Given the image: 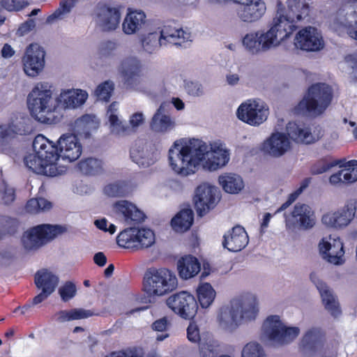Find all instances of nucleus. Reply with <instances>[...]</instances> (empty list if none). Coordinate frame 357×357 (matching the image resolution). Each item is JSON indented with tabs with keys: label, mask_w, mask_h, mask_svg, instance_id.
<instances>
[{
	"label": "nucleus",
	"mask_w": 357,
	"mask_h": 357,
	"mask_svg": "<svg viewBox=\"0 0 357 357\" xmlns=\"http://www.w3.org/2000/svg\"><path fill=\"white\" fill-rule=\"evenodd\" d=\"M187 337L191 342L199 343L200 342L199 328L194 321H190L188 326Z\"/></svg>",
	"instance_id": "obj_59"
},
{
	"label": "nucleus",
	"mask_w": 357,
	"mask_h": 357,
	"mask_svg": "<svg viewBox=\"0 0 357 357\" xmlns=\"http://www.w3.org/2000/svg\"><path fill=\"white\" fill-rule=\"evenodd\" d=\"M286 131L288 136L298 143L308 144L316 140L310 129L301 122H289L286 126Z\"/></svg>",
	"instance_id": "obj_31"
},
{
	"label": "nucleus",
	"mask_w": 357,
	"mask_h": 357,
	"mask_svg": "<svg viewBox=\"0 0 357 357\" xmlns=\"http://www.w3.org/2000/svg\"><path fill=\"white\" fill-rule=\"evenodd\" d=\"M343 162L340 167L343 174V182L346 184H351L357 181V160H351L346 162V158L342 160Z\"/></svg>",
	"instance_id": "obj_47"
},
{
	"label": "nucleus",
	"mask_w": 357,
	"mask_h": 357,
	"mask_svg": "<svg viewBox=\"0 0 357 357\" xmlns=\"http://www.w3.org/2000/svg\"><path fill=\"white\" fill-rule=\"evenodd\" d=\"M241 357H266L262 347L257 342H250L245 345Z\"/></svg>",
	"instance_id": "obj_51"
},
{
	"label": "nucleus",
	"mask_w": 357,
	"mask_h": 357,
	"mask_svg": "<svg viewBox=\"0 0 357 357\" xmlns=\"http://www.w3.org/2000/svg\"><path fill=\"white\" fill-rule=\"evenodd\" d=\"M78 0H61L59 7L46 19L47 24H52L55 20H61L71 11Z\"/></svg>",
	"instance_id": "obj_45"
},
{
	"label": "nucleus",
	"mask_w": 357,
	"mask_h": 357,
	"mask_svg": "<svg viewBox=\"0 0 357 357\" xmlns=\"http://www.w3.org/2000/svg\"><path fill=\"white\" fill-rule=\"evenodd\" d=\"M14 135H22V130L21 129H17L16 126L13 123H11L8 126H0L1 139L4 140L8 138L13 137Z\"/></svg>",
	"instance_id": "obj_57"
},
{
	"label": "nucleus",
	"mask_w": 357,
	"mask_h": 357,
	"mask_svg": "<svg viewBox=\"0 0 357 357\" xmlns=\"http://www.w3.org/2000/svg\"><path fill=\"white\" fill-rule=\"evenodd\" d=\"M197 298L202 307H209L215 297V291L208 282L199 284L197 289Z\"/></svg>",
	"instance_id": "obj_42"
},
{
	"label": "nucleus",
	"mask_w": 357,
	"mask_h": 357,
	"mask_svg": "<svg viewBox=\"0 0 357 357\" xmlns=\"http://www.w3.org/2000/svg\"><path fill=\"white\" fill-rule=\"evenodd\" d=\"M218 182L225 192L232 195L238 194L245 187L242 177L234 173H225L219 176Z\"/></svg>",
	"instance_id": "obj_36"
},
{
	"label": "nucleus",
	"mask_w": 357,
	"mask_h": 357,
	"mask_svg": "<svg viewBox=\"0 0 357 357\" xmlns=\"http://www.w3.org/2000/svg\"><path fill=\"white\" fill-rule=\"evenodd\" d=\"M319 250L323 257L333 264H341L344 254V245L340 238H335L332 242L324 239L319 243Z\"/></svg>",
	"instance_id": "obj_27"
},
{
	"label": "nucleus",
	"mask_w": 357,
	"mask_h": 357,
	"mask_svg": "<svg viewBox=\"0 0 357 357\" xmlns=\"http://www.w3.org/2000/svg\"><path fill=\"white\" fill-rule=\"evenodd\" d=\"M94 116L90 114H84L75 121V125L77 128H82L85 135L90 134L92 128H96L93 121Z\"/></svg>",
	"instance_id": "obj_52"
},
{
	"label": "nucleus",
	"mask_w": 357,
	"mask_h": 357,
	"mask_svg": "<svg viewBox=\"0 0 357 357\" xmlns=\"http://www.w3.org/2000/svg\"><path fill=\"white\" fill-rule=\"evenodd\" d=\"M249 238L245 229L236 225L223 236L222 246L230 252L242 250L248 243Z\"/></svg>",
	"instance_id": "obj_24"
},
{
	"label": "nucleus",
	"mask_w": 357,
	"mask_h": 357,
	"mask_svg": "<svg viewBox=\"0 0 357 357\" xmlns=\"http://www.w3.org/2000/svg\"><path fill=\"white\" fill-rule=\"evenodd\" d=\"M109 128L111 133L118 136L129 135L132 130L126 122L119 119L118 115L112 114L109 116Z\"/></svg>",
	"instance_id": "obj_46"
},
{
	"label": "nucleus",
	"mask_w": 357,
	"mask_h": 357,
	"mask_svg": "<svg viewBox=\"0 0 357 357\" xmlns=\"http://www.w3.org/2000/svg\"><path fill=\"white\" fill-rule=\"evenodd\" d=\"M191 41L190 33L185 32L183 29L172 28L164 26L162 29L158 32L148 33L142 40L143 50L149 54L158 51L162 46L172 45L183 48L187 47V43Z\"/></svg>",
	"instance_id": "obj_6"
},
{
	"label": "nucleus",
	"mask_w": 357,
	"mask_h": 357,
	"mask_svg": "<svg viewBox=\"0 0 357 357\" xmlns=\"http://www.w3.org/2000/svg\"><path fill=\"white\" fill-rule=\"evenodd\" d=\"M175 149L178 151L176 156H207L209 152L218 156H229L231 154L226 144L220 139L211 142L208 145L200 139L181 138L173 143L169 149L168 156H172Z\"/></svg>",
	"instance_id": "obj_5"
},
{
	"label": "nucleus",
	"mask_w": 357,
	"mask_h": 357,
	"mask_svg": "<svg viewBox=\"0 0 357 357\" xmlns=\"http://www.w3.org/2000/svg\"><path fill=\"white\" fill-rule=\"evenodd\" d=\"M34 282L38 289L52 294L58 284L59 278L51 271L43 268L38 271L35 274Z\"/></svg>",
	"instance_id": "obj_37"
},
{
	"label": "nucleus",
	"mask_w": 357,
	"mask_h": 357,
	"mask_svg": "<svg viewBox=\"0 0 357 357\" xmlns=\"http://www.w3.org/2000/svg\"><path fill=\"white\" fill-rule=\"evenodd\" d=\"M291 215L298 226L309 229L315 225V215L312 208L305 204L298 202L295 204Z\"/></svg>",
	"instance_id": "obj_29"
},
{
	"label": "nucleus",
	"mask_w": 357,
	"mask_h": 357,
	"mask_svg": "<svg viewBox=\"0 0 357 357\" xmlns=\"http://www.w3.org/2000/svg\"><path fill=\"white\" fill-rule=\"evenodd\" d=\"M266 11L262 0H248L236 10L237 15L244 22H255L259 20Z\"/></svg>",
	"instance_id": "obj_26"
},
{
	"label": "nucleus",
	"mask_w": 357,
	"mask_h": 357,
	"mask_svg": "<svg viewBox=\"0 0 357 357\" xmlns=\"http://www.w3.org/2000/svg\"><path fill=\"white\" fill-rule=\"evenodd\" d=\"M52 207V204L45 198H31L27 201L25 210L29 213L37 214L49 211Z\"/></svg>",
	"instance_id": "obj_44"
},
{
	"label": "nucleus",
	"mask_w": 357,
	"mask_h": 357,
	"mask_svg": "<svg viewBox=\"0 0 357 357\" xmlns=\"http://www.w3.org/2000/svg\"><path fill=\"white\" fill-rule=\"evenodd\" d=\"M146 14L142 10L128 8V13L122 23V30L127 35L139 31L146 24Z\"/></svg>",
	"instance_id": "obj_30"
},
{
	"label": "nucleus",
	"mask_w": 357,
	"mask_h": 357,
	"mask_svg": "<svg viewBox=\"0 0 357 357\" xmlns=\"http://www.w3.org/2000/svg\"><path fill=\"white\" fill-rule=\"evenodd\" d=\"M340 15H344V19L340 22L341 24L347 29L348 34L349 30L357 27V1L346 5L340 11Z\"/></svg>",
	"instance_id": "obj_41"
},
{
	"label": "nucleus",
	"mask_w": 357,
	"mask_h": 357,
	"mask_svg": "<svg viewBox=\"0 0 357 357\" xmlns=\"http://www.w3.org/2000/svg\"><path fill=\"white\" fill-rule=\"evenodd\" d=\"M236 115L241 121L256 126L267 119L268 109L262 102L250 100L238 107Z\"/></svg>",
	"instance_id": "obj_16"
},
{
	"label": "nucleus",
	"mask_w": 357,
	"mask_h": 357,
	"mask_svg": "<svg viewBox=\"0 0 357 357\" xmlns=\"http://www.w3.org/2000/svg\"><path fill=\"white\" fill-rule=\"evenodd\" d=\"M114 208L119 213H121L127 222H141L146 218L144 213L134 204L126 200L118 201Z\"/></svg>",
	"instance_id": "obj_35"
},
{
	"label": "nucleus",
	"mask_w": 357,
	"mask_h": 357,
	"mask_svg": "<svg viewBox=\"0 0 357 357\" xmlns=\"http://www.w3.org/2000/svg\"><path fill=\"white\" fill-rule=\"evenodd\" d=\"M294 45L297 48L307 52H316L324 46L321 33L313 26H306L296 35Z\"/></svg>",
	"instance_id": "obj_21"
},
{
	"label": "nucleus",
	"mask_w": 357,
	"mask_h": 357,
	"mask_svg": "<svg viewBox=\"0 0 357 357\" xmlns=\"http://www.w3.org/2000/svg\"><path fill=\"white\" fill-rule=\"evenodd\" d=\"M45 51L38 44L29 45L22 58L23 69L26 75L34 77L45 66Z\"/></svg>",
	"instance_id": "obj_19"
},
{
	"label": "nucleus",
	"mask_w": 357,
	"mask_h": 357,
	"mask_svg": "<svg viewBox=\"0 0 357 357\" xmlns=\"http://www.w3.org/2000/svg\"><path fill=\"white\" fill-rule=\"evenodd\" d=\"M144 121V116L142 112H135L130 117L129 123L132 128H138Z\"/></svg>",
	"instance_id": "obj_63"
},
{
	"label": "nucleus",
	"mask_w": 357,
	"mask_h": 357,
	"mask_svg": "<svg viewBox=\"0 0 357 357\" xmlns=\"http://www.w3.org/2000/svg\"><path fill=\"white\" fill-rule=\"evenodd\" d=\"M258 312L257 297L252 294H247L233 298L230 302L229 307L222 308L220 317L222 319L223 314L229 313L230 324L238 326L244 321L255 320Z\"/></svg>",
	"instance_id": "obj_9"
},
{
	"label": "nucleus",
	"mask_w": 357,
	"mask_h": 357,
	"mask_svg": "<svg viewBox=\"0 0 357 357\" xmlns=\"http://www.w3.org/2000/svg\"><path fill=\"white\" fill-rule=\"evenodd\" d=\"M343 162L341 160H328L327 158H321L311 165L310 172L312 175L321 174L331 170L334 167H341Z\"/></svg>",
	"instance_id": "obj_43"
},
{
	"label": "nucleus",
	"mask_w": 357,
	"mask_h": 357,
	"mask_svg": "<svg viewBox=\"0 0 357 357\" xmlns=\"http://www.w3.org/2000/svg\"><path fill=\"white\" fill-rule=\"evenodd\" d=\"M199 357H216V353L212 344H199Z\"/></svg>",
	"instance_id": "obj_62"
},
{
	"label": "nucleus",
	"mask_w": 357,
	"mask_h": 357,
	"mask_svg": "<svg viewBox=\"0 0 357 357\" xmlns=\"http://www.w3.org/2000/svg\"><path fill=\"white\" fill-rule=\"evenodd\" d=\"M354 215V206L346 204L341 210L324 214L321 220L326 226L338 229L347 226Z\"/></svg>",
	"instance_id": "obj_25"
},
{
	"label": "nucleus",
	"mask_w": 357,
	"mask_h": 357,
	"mask_svg": "<svg viewBox=\"0 0 357 357\" xmlns=\"http://www.w3.org/2000/svg\"><path fill=\"white\" fill-rule=\"evenodd\" d=\"M102 165L99 158H84L77 163V168L84 175L94 176L103 172Z\"/></svg>",
	"instance_id": "obj_40"
},
{
	"label": "nucleus",
	"mask_w": 357,
	"mask_h": 357,
	"mask_svg": "<svg viewBox=\"0 0 357 357\" xmlns=\"http://www.w3.org/2000/svg\"><path fill=\"white\" fill-rule=\"evenodd\" d=\"M27 105L32 116L43 123H56L54 112L58 107L48 82L37 83L27 96Z\"/></svg>",
	"instance_id": "obj_2"
},
{
	"label": "nucleus",
	"mask_w": 357,
	"mask_h": 357,
	"mask_svg": "<svg viewBox=\"0 0 357 357\" xmlns=\"http://www.w3.org/2000/svg\"><path fill=\"white\" fill-rule=\"evenodd\" d=\"M310 278L319 290L325 308L334 317H337L340 315L341 310L339 303L335 300L333 294L326 284L319 280L314 273H312L310 275Z\"/></svg>",
	"instance_id": "obj_28"
},
{
	"label": "nucleus",
	"mask_w": 357,
	"mask_h": 357,
	"mask_svg": "<svg viewBox=\"0 0 357 357\" xmlns=\"http://www.w3.org/2000/svg\"><path fill=\"white\" fill-rule=\"evenodd\" d=\"M114 89V84L112 81L107 80L98 86L95 94L99 100L109 101Z\"/></svg>",
	"instance_id": "obj_50"
},
{
	"label": "nucleus",
	"mask_w": 357,
	"mask_h": 357,
	"mask_svg": "<svg viewBox=\"0 0 357 357\" xmlns=\"http://www.w3.org/2000/svg\"><path fill=\"white\" fill-rule=\"evenodd\" d=\"M172 170L178 175L194 174L200 167L208 172L226 166L230 158H168Z\"/></svg>",
	"instance_id": "obj_8"
},
{
	"label": "nucleus",
	"mask_w": 357,
	"mask_h": 357,
	"mask_svg": "<svg viewBox=\"0 0 357 357\" xmlns=\"http://www.w3.org/2000/svg\"><path fill=\"white\" fill-rule=\"evenodd\" d=\"M119 73L126 89L137 90L142 76V64L135 56L123 59L119 67Z\"/></svg>",
	"instance_id": "obj_15"
},
{
	"label": "nucleus",
	"mask_w": 357,
	"mask_h": 357,
	"mask_svg": "<svg viewBox=\"0 0 357 357\" xmlns=\"http://www.w3.org/2000/svg\"><path fill=\"white\" fill-rule=\"evenodd\" d=\"M67 231L66 226L42 224L31 227L22 236V243L27 251H36Z\"/></svg>",
	"instance_id": "obj_10"
},
{
	"label": "nucleus",
	"mask_w": 357,
	"mask_h": 357,
	"mask_svg": "<svg viewBox=\"0 0 357 357\" xmlns=\"http://www.w3.org/2000/svg\"><path fill=\"white\" fill-rule=\"evenodd\" d=\"M290 148V142L284 133H273L261 145L260 150L273 156H282Z\"/></svg>",
	"instance_id": "obj_23"
},
{
	"label": "nucleus",
	"mask_w": 357,
	"mask_h": 357,
	"mask_svg": "<svg viewBox=\"0 0 357 357\" xmlns=\"http://www.w3.org/2000/svg\"><path fill=\"white\" fill-rule=\"evenodd\" d=\"M287 5L288 10L284 14L282 4L278 3L277 13L274 18L281 17V21L287 20L289 22L287 27L294 31L297 29L295 23L308 15L310 8L307 3L301 2L300 0H287Z\"/></svg>",
	"instance_id": "obj_17"
},
{
	"label": "nucleus",
	"mask_w": 357,
	"mask_h": 357,
	"mask_svg": "<svg viewBox=\"0 0 357 357\" xmlns=\"http://www.w3.org/2000/svg\"><path fill=\"white\" fill-rule=\"evenodd\" d=\"M177 284L176 275L169 269L149 268L144 276L143 290L149 296H160L174 290Z\"/></svg>",
	"instance_id": "obj_7"
},
{
	"label": "nucleus",
	"mask_w": 357,
	"mask_h": 357,
	"mask_svg": "<svg viewBox=\"0 0 357 357\" xmlns=\"http://www.w3.org/2000/svg\"><path fill=\"white\" fill-rule=\"evenodd\" d=\"M121 248L138 250L151 247L155 243V234L148 228L130 227L121 231L116 237Z\"/></svg>",
	"instance_id": "obj_12"
},
{
	"label": "nucleus",
	"mask_w": 357,
	"mask_h": 357,
	"mask_svg": "<svg viewBox=\"0 0 357 357\" xmlns=\"http://www.w3.org/2000/svg\"><path fill=\"white\" fill-rule=\"evenodd\" d=\"M126 184L124 181H119L107 185L104 188V192L112 197H124L126 192Z\"/></svg>",
	"instance_id": "obj_49"
},
{
	"label": "nucleus",
	"mask_w": 357,
	"mask_h": 357,
	"mask_svg": "<svg viewBox=\"0 0 357 357\" xmlns=\"http://www.w3.org/2000/svg\"><path fill=\"white\" fill-rule=\"evenodd\" d=\"M186 92L192 96H201L204 94V89L198 82L187 81L185 84Z\"/></svg>",
	"instance_id": "obj_58"
},
{
	"label": "nucleus",
	"mask_w": 357,
	"mask_h": 357,
	"mask_svg": "<svg viewBox=\"0 0 357 357\" xmlns=\"http://www.w3.org/2000/svg\"><path fill=\"white\" fill-rule=\"evenodd\" d=\"M26 166L33 172L47 176H56L67 171V164L79 158H23Z\"/></svg>",
	"instance_id": "obj_11"
},
{
	"label": "nucleus",
	"mask_w": 357,
	"mask_h": 357,
	"mask_svg": "<svg viewBox=\"0 0 357 357\" xmlns=\"http://www.w3.org/2000/svg\"><path fill=\"white\" fill-rule=\"evenodd\" d=\"M329 183L332 185L341 186L342 185H345L344 182H343V174L342 169L330 176Z\"/></svg>",
	"instance_id": "obj_64"
},
{
	"label": "nucleus",
	"mask_w": 357,
	"mask_h": 357,
	"mask_svg": "<svg viewBox=\"0 0 357 357\" xmlns=\"http://www.w3.org/2000/svg\"><path fill=\"white\" fill-rule=\"evenodd\" d=\"M34 156H81L82 146L76 135L63 134L56 143L42 134L37 135L33 142Z\"/></svg>",
	"instance_id": "obj_3"
},
{
	"label": "nucleus",
	"mask_w": 357,
	"mask_h": 357,
	"mask_svg": "<svg viewBox=\"0 0 357 357\" xmlns=\"http://www.w3.org/2000/svg\"><path fill=\"white\" fill-rule=\"evenodd\" d=\"M169 322L166 317L155 320L151 325V328L153 331L158 332H166Z\"/></svg>",
	"instance_id": "obj_61"
},
{
	"label": "nucleus",
	"mask_w": 357,
	"mask_h": 357,
	"mask_svg": "<svg viewBox=\"0 0 357 357\" xmlns=\"http://www.w3.org/2000/svg\"><path fill=\"white\" fill-rule=\"evenodd\" d=\"M29 2L24 0H1V6L8 11H19L26 7Z\"/></svg>",
	"instance_id": "obj_56"
},
{
	"label": "nucleus",
	"mask_w": 357,
	"mask_h": 357,
	"mask_svg": "<svg viewBox=\"0 0 357 357\" xmlns=\"http://www.w3.org/2000/svg\"><path fill=\"white\" fill-rule=\"evenodd\" d=\"M15 188L6 185L2 190H0V204L9 206L15 202Z\"/></svg>",
	"instance_id": "obj_55"
},
{
	"label": "nucleus",
	"mask_w": 357,
	"mask_h": 357,
	"mask_svg": "<svg viewBox=\"0 0 357 357\" xmlns=\"http://www.w3.org/2000/svg\"><path fill=\"white\" fill-rule=\"evenodd\" d=\"M194 221V213L190 208L181 210L171 220L173 229L177 232L188 230Z\"/></svg>",
	"instance_id": "obj_39"
},
{
	"label": "nucleus",
	"mask_w": 357,
	"mask_h": 357,
	"mask_svg": "<svg viewBox=\"0 0 357 357\" xmlns=\"http://www.w3.org/2000/svg\"><path fill=\"white\" fill-rule=\"evenodd\" d=\"M96 22L103 32L114 31L119 25L121 13L118 8L105 3H98L95 10Z\"/></svg>",
	"instance_id": "obj_20"
},
{
	"label": "nucleus",
	"mask_w": 357,
	"mask_h": 357,
	"mask_svg": "<svg viewBox=\"0 0 357 357\" xmlns=\"http://www.w3.org/2000/svg\"><path fill=\"white\" fill-rule=\"evenodd\" d=\"M117 47V43L113 40H105L100 43L98 53L102 58H109L113 56L114 52Z\"/></svg>",
	"instance_id": "obj_54"
},
{
	"label": "nucleus",
	"mask_w": 357,
	"mask_h": 357,
	"mask_svg": "<svg viewBox=\"0 0 357 357\" xmlns=\"http://www.w3.org/2000/svg\"><path fill=\"white\" fill-rule=\"evenodd\" d=\"M88 98L86 91L82 89H70L61 93L57 98L58 105L65 109H74L82 105Z\"/></svg>",
	"instance_id": "obj_32"
},
{
	"label": "nucleus",
	"mask_w": 357,
	"mask_h": 357,
	"mask_svg": "<svg viewBox=\"0 0 357 357\" xmlns=\"http://www.w3.org/2000/svg\"><path fill=\"white\" fill-rule=\"evenodd\" d=\"M177 270L181 279H190L199 273L201 264L197 257L191 255H185L178 261Z\"/></svg>",
	"instance_id": "obj_33"
},
{
	"label": "nucleus",
	"mask_w": 357,
	"mask_h": 357,
	"mask_svg": "<svg viewBox=\"0 0 357 357\" xmlns=\"http://www.w3.org/2000/svg\"><path fill=\"white\" fill-rule=\"evenodd\" d=\"M195 208L199 216H204L217 204V189L207 183H202L195 190L193 197Z\"/></svg>",
	"instance_id": "obj_18"
},
{
	"label": "nucleus",
	"mask_w": 357,
	"mask_h": 357,
	"mask_svg": "<svg viewBox=\"0 0 357 357\" xmlns=\"http://www.w3.org/2000/svg\"><path fill=\"white\" fill-rule=\"evenodd\" d=\"M105 357H142L134 349H126L119 351H112Z\"/></svg>",
	"instance_id": "obj_60"
},
{
	"label": "nucleus",
	"mask_w": 357,
	"mask_h": 357,
	"mask_svg": "<svg viewBox=\"0 0 357 357\" xmlns=\"http://www.w3.org/2000/svg\"><path fill=\"white\" fill-rule=\"evenodd\" d=\"M324 333L319 328L309 329L301 341V348L307 353H315L322 345Z\"/></svg>",
	"instance_id": "obj_34"
},
{
	"label": "nucleus",
	"mask_w": 357,
	"mask_h": 357,
	"mask_svg": "<svg viewBox=\"0 0 357 357\" xmlns=\"http://www.w3.org/2000/svg\"><path fill=\"white\" fill-rule=\"evenodd\" d=\"M265 335L272 342L284 345L293 341L299 334L298 327H287L284 325L278 315H271L263 324Z\"/></svg>",
	"instance_id": "obj_13"
},
{
	"label": "nucleus",
	"mask_w": 357,
	"mask_h": 357,
	"mask_svg": "<svg viewBox=\"0 0 357 357\" xmlns=\"http://www.w3.org/2000/svg\"><path fill=\"white\" fill-rule=\"evenodd\" d=\"M76 292V286L70 281L66 282L59 289V295L63 302H67L72 299L75 296Z\"/></svg>",
	"instance_id": "obj_53"
},
{
	"label": "nucleus",
	"mask_w": 357,
	"mask_h": 357,
	"mask_svg": "<svg viewBox=\"0 0 357 357\" xmlns=\"http://www.w3.org/2000/svg\"><path fill=\"white\" fill-rule=\"evenodd\" d=\"M333 89L327 84L316 83L308 88L307 94L294 108L296 114L318 116L331 105Z\"/></svg>",
	"instance_id": "obj_4"
},
{
	"label": "nucleus",
	"mask_w": 357,
	"mask_h": 357,
	"mask_svg": "<svg viewBox=\"0 0 357 357\" xmlns=\"http://www.w3.org/2000/svg\"><path fill=\"white\" fill-rule=\"evenodd\" d=\"M288 23L287 20L281 21V17L274 18L266 31H257L245 34L242 40L243 47L250 53L256 54L278 46L294 32L287 27Z\"/></svg>",
	"instance_id": "obj_1"
},
{
	"label": "nucleus",
	"mask_w": 357,
	"mask_h": 357,
	"mask_svg": "<svg viewBox=\"0 0 357 357\" xmlns=\"http://www.w3.org/2000/svg\"><path fill=\"white\" fill-rule=\"evenodd\" d=\"M98 315L91 310L84 308H73L69 310H60L54 314L55 321L59 323H64L73 320L87 319L89 317Z\"/></svg>",
	"instance_id": "obj_38"
},
{
	"label": "nucleus",
	"mask_w": 357,
	"mask_h": 357,
	"mask_svg": "<svg viewBox=\"0 0 357 357\" xmlns=\"http://www.w3.org/2000/svg\"><path fill=\"white\" fill-rule=\"evenodd\" d=\"M169 103L163 102L152 116L149 127L151 130L158 133H166L174 129L176 123L169 114Z\"/></svg>",
	"instance_id": "obj_22"
},
{
	"label": "nucleus",
	"mask_w": 357,
	"mask_h": 357,
	"mask_svg": "<svg viewBox=\"0 0 357 357\" xmlns=\"http://www.w3.org/2000/svg\"><path fill=\"white\" fill-rule=\"evenodd\" d=\"M311 182V178H304L301 183V185L295 191L290 193L287 197V200L278 208L275 213H280L287 209L293 202H294L303 190L308 187Z\"/></svg>",
	"instance_id": "obj_48"
},
{
	"label": "nucleus",
	"mask_w": 357,
	"mask_h": 357,
	"mask_svg": "<svg viewBox=\"0 0 357 357\" xmlns=\"http://www.w3.org/2000/svg\"><path fill=\"white\" fill-rule=\"evenodd\" d=\"M167 306L185 319H191L197 314L198 305L193 295L182 291L170 296L167 299Z\"/></svg>",
	"instance_id": "obj_14"
}]
</instances>
